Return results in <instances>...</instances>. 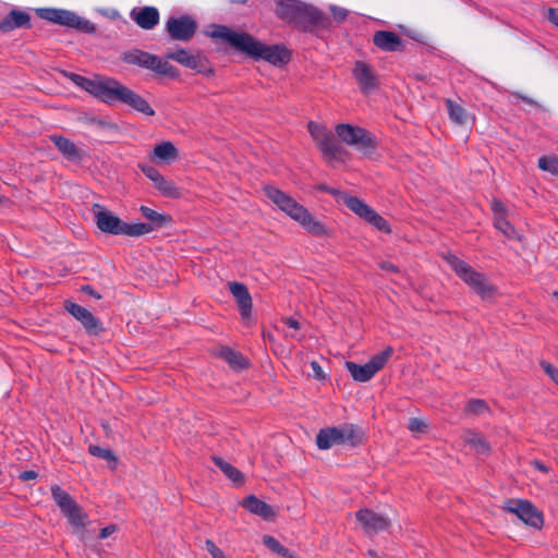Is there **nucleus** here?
<instances>
[{
    "label": "nucleus",
    "instance_id": "1",
    "mask_svg": "<svg viewBox=\"0 0 558 558\" xmlns=\"http://www.w3.org/2000/svg\"><path fill=\"white\" fill-rule=\"evenodd\" d=\"M207 35L228 43L254 60H264L275 66H282L291 60V51L284 45H266L247 33L235 32L225 25H213Z\"/></svg>",
    "mask_w": 558,
    "mask_h": 558
},
{
    "label": "nucleus",
    "instance_id": "2",
    "mask_svg": "<svg viewBox=\"0 0 558 558\" xmlns=\"http://www.w3.org/2000/svg\"><path fill=\"white\" fill-rule=\"evenodd\" d=\"M70 78L77 86L107 105L121 102L146 116H154L155 110L146 99L114 78L96 77L87 78L72 73Z\"/></svg>",
    "mask_w": 558,
    "mask_h": 558
},
{
    "label": "nucleus",
    "instance_id": "3",
    "mask_svg": "<svg viewBox=\"0 0 558 558\" xmlns=\"http://www.w3.org/2000/svg\"><path fill=\"white\" fill-rule=\"evenodd\" d=\"M275 12L280 20L303 32L330 25L329 19L320 11L300 0H279L276 2Z\"/></svg>",
    "mask_w": 558,
    "mask_h": 558
},
{
    "label": "nucleus",
    "instance_id": "4",
    "mask_svg": "<svg viewBox=\"0 0 558 558\" xmlns=\"http://www.w3.org/2000/svg\"><path fill=\"white\" fill-rule=\"evenodd\" d=\"M266 196L293 220L298 221L308 233L323 236L327 234L325 225L316 219L304 206L275 186L265 187Z\"/></svg>",
    "mask_w": 558,
    "mask_h": 558
},
{
    "label": "nucleus",
    "instance_id": "5",
    "mask_svg": "<svg viewBox=\"0 0 558 558\" xmlns=\"http://www.w3.org/2000/svg\"><path fill=\"white\" fill-rule=\"evenodd\" d=\"M96 225L99 230L113 235L141 236L153 231L146 222L128 223L99 204L93 206Z\"/></svg>",
    "mask_w": 558,
    "mask_h": 558
},
{
    "label": "nucleus",
    "instance_id": "6",
    "mask_svg": "<svg viewBox=\"0 0 558 558\" xmlns=\"http://www.w3.org/2000/svg\"><path fill=\"white\" fill-rule=\"evenodd\" d=\"M444 258L457 276L481 295L482 299L488 298L494 293V287L482 272L476 271L472 266L453 254H447Z\"/></svg>",
    "mask_w": 558,
    "mask_h": 558
},
{
    "label": "nucleus",
    "instance_id": "7",
    "mask_svg": "<svg viewBox=\"0 0 558 558\" xmlns=\"http://www.w3.org/2000/svg\"><path fill=\"white\" fill-rule=\"evenodd\" d=\"M336 134L344 144L355 147L365 156H371L377 148L376 137L363 128L341 123L336 126Z\"/></svg>",
    "mask_w": 558,
    "mask_h": 558
},
{
    "label": "nucleus",
    "instance_id": "8",
    "mask_svg": "<svg viewBox=\"0 0 558 558\" xmlns=\"http://www.w3.org/2000/svg\"><path fill=\"white\" fill-rule=\"evenodd\" d=\"M362 434L352 424L340 427L322 428L316 436V445L322 450H327L335 445L350 444L356 446L361 442Z\"/></svg>",
    "mask_w": 558,
    "mask_h": 558
},
{
    "label": "nucleus",
    "instance_id": "9",
    "mask_svg": "<svg viewBox=\"0 0 558 558\" xmlns=\"http://www.w3.org/2000/svg\"><path fill=\"white\" fill-rule=\"evenodd\" d=\"M121 59L129 64H135L141 68L149 69L158 74L172 78L179 75L178 70L168 61H162L157 56L142 51L140 49L125 51L121 56Z\"/></svg>",
    "mask_w": 558,
    "mask_h": 558
},
{
    "label": "nucleus",
    "instance_id": "10",
    "mask_svg": "<svg viewBox=\"0 0 558 558\" xmlns=\"http://www.w3.org/2000/svg\"><path fill=\"white\" fill-rule=\"evenodd\" d=\"M393 349L387 347L384 351L375 354L367 363L360 365L354 362H347L345 367L354 380L365 383L371 380L391 357Z\"/></svg>",
    "mask_w": 558,
    "mask_h": 558
},
{
    "label": "nucleus",
    "instance_id": "11",
    "mask_svg": "<svg viewBox=\"0 0 558 558\" xmlns=\"http://www.w3.org/2000/svg\"><path fill=\"white\" fill-rule=\"evenodd\" d=\"M342 202L349 209H351L359 217L369 222L377 230L385 233L391 232V229L387 220L383 218L380 215H378L372 207H369L359 197L344 194L342 196Z\"/></svg>",
    "mask_w": 558,
    "mask_h": 558
},
{
    "label": "nucleus",
    "instance_id": "12",
    "mask_svg": "<svg viewBox=\"0 0 558 558\" xmlns=\"http://www.w3.org/2000/svg\"><path fill=\"white\" fill-rule=\"evenodd\" d=\"M51 495L54 502L61 509L62 513L68 518L69 522L75 527H84L85 515L77 502L63 490L59 485L51 487Z\"/></svg>",
    "mask_w": 558,
    "mask_h": 558
},
{
    "label": "nucleus",
    "instance_id": "13",
    "mask_svg": "<svg viewBox=\"0 0 558 558\" xmlns=\"http://www.w3.org/2000/svg\"><path fill=\"white\" fill-rule=\"evenodd\" d=\"M504 509L515 514L523 523L535 529H542L544 524L543 514L527 500L508 499Z\"/></svg>",
    "mask_w": 558,
    "mask_h": 558
},
{
    "label": "nucleus",
    "instance_id": "14",
    "mask_svg": "<svg viewBox=\"0 0 558 558\" xmlns=\"http://www.w3.org/2000/svg\"><path fill=\"white\" fill-rule=\"evenodd\" d=\"M166 31L171 39L187 43L194 37L197 23L189 14L179 17L171 16L166 22Z\"/></svg>",
    "mask_w": 558,
    "mask_h": 558
},
{
    "label": "nucleus",
    "instance_id": "15",
    "mask_svg": "<svg viewBox=\"0 0 558 558\" xmlns=\"http://www.w3.org/2000/svg\"><path fill=\"white\" fill-rule=\"evenodd\" d=\"M167 59L173 60L187 69L194 70L197 73L209 75L214 72L209 66L208 60L204 56L199 53H190L183 48L168 52Z\"/></svg>",
    "mask_w": 558,
    "mask_h": 558
},
{
    "label": "nucleus",
    "instance_id": "16",
    "mask_svg": "<svg viewBox=\"0 0 558 558\" xmlns=\"http://www.w3.org/2000/svg\"><path fill=\"white\" fill-rule=\"evenodd\" d=\"M64 308L82 324L88 335L98 336L104 331L101 322L87 308L71 301L64 302Z\"/></svg>",
    "mask_w": 558,
    "mask_h": 558
},
{
    "label": "nucleus",
    "instance_id": "17",
    "mask_svg": "<svg viewBox=\"0 0 558 558\" xmlns=\"http://www.w3.org/2000/svg\"><path fill=\"white\" fill-rule=\"evenodd\" d=\"M228 288L235 299L242 320L247 322L252 316L253 301L247 287L244 283L230 281Z\"/></svg>",
    "mask_w": 558,
    "mask_h": 558
},
{
    "label": "nucleus",
    "instance_id": "18",
    "mask_svg": "<svg viewBox=\"0 0 558 558\" xmlns=\"http://www.w3.org/2000/svg\"><path fill=\"white\" fill-rule=\"evenodd\" d=\"M353 76L363 94L373 92L377 86V76L374 69L364 61H356L353 68Z\"/></svg>",
    "mask_w": 558,
    "mask_h": 558
},
{
    "label": "nucleus",
    "instance_id": "19",
    "mask_svg": "<svg viewBox=\"0 0 558 558\" xmlns=\"http://www.w3.org/2000/svg\"><path fill=\"white\" fill-rule=\"evenodd\" d=\"M355 517L367 534L385 531L390 525L387 518L377 514L369 509L359 510Z\"/></svg>",
    "mask_w": 558,
    "mask_h": 558
},
{
    "label": "nucleus",
    "instance_id": "20",
    "mask_svg": "<svg viewBox=\"0 0 558 558\" xmlns=\"http://www.w3.org/2000/svg\"><path fill=\"white\" fill-rule=\"evenodd\" d=\"M56 24L75 28L86 34H93L96 32V27L90 21L85 20L71 11L62 9L58 10Z\"/></svg>",
    "mask_w": 558,
    "mask_h": 558
},
{
    "label": "nucleus",
    "instance_id": "21",
    "mask_svg": "<svg viewBox=\"0 0 558 558\" xmlns=\"http://www.w3.org/2000/svg\"><path fill=\"white\" fill-rule=\"evenodd\" d=\"M373 43L378 49L383 51L393 52L404 50V43L402 38L398 34L390 31L375 32L373 36Z\"/></svg>",
    "mask_w": 558,
    "mask_h": 558
},
{
    "label": "nucleus",
    "instance_id": "22",
    "mask_svg": "<svg viewBox=\"0 0 558 558\" xmlns=\"http://www.w3.org/2000/svg\"><path fill=\"white\" fill-rule=\"evenodd\" d=\"M131 19L143 29H153L159 23V11L155 7L133 9Z\"/></svg>",
    "mask_w": 558,
    "mask_h": 558
},
{
    "label": "nucleus",
    "instance_id": "23",
    "mask_svg": "<svg viewBox=\"0 0 558 558\" xmlns=\"http://www.w3.org/2000/svg\"><path fill=\"white\" fill-rule=\"evenodd\" d=\"M241 505L251 513L256 514L266 521H271L276 517V512L272 507L254 495L245 497Z\"/></svg>",
    "mask_w": 558,
    "mask_h": 558
},
{
    "label": "nucleus",
    "instance_id": "24",
    "mask_svg": "<svg viewBox=\"0 0 558 558\" xmlns=\"http://www.w3.org/2000/svg\"><path fill=\"white\" fill-rule=\"evenodd\" d=\"M179 158V150L172 142L165 141L155 145L149 154V159L153 162L170 163Z\"/></svg>",
    "mask_w": 558,
    "mask_h": 558
},
{
    "label": "nucleus",
    "instance_id": "25",
    "mask_svg": "<svg viewBox=\"0 0 558 558\" xmlns=\"http://www.w3.org/2000/svg\"><path fill=\"white\" fill-rule=\"evenodd\" d=\"M316 146L328 161L342 160V157L345 154L344 148L337 142L331 132H329Z\"/></svg>",
    "mask_w": 558,
    "mask_h": 558
},
{
    "label": "nucleus",
    "instance_id": "26",
    "mask_svg": "<svg viewBox=\"0 0 558 558\" xmlns=\"http://www.w3.org/2000/svg\"><path fill=\"white\" fill-rule=\"evenodd\" d=\"M50 141L65 159L70 161H78L82 159L81 149L71 140L61 135H51Z\"/></svg>",
    "mask_w": 558,
    "mask_h": 558
},
{
    "label": "nucleus",
    "instance_id": "27",
    "mask_svg": "<svg viewBox=\"0 0 558 558\" xmlns=\"http://www.w3.org/2000/svg\"><path fill=\"white\" fill-rule=\"evenodd\" d=\"M31 16L28 13L19 10H12L1 22L0 31L10 32L15 28L26 27L31 28Z\"/></svg>",
    "mask_w": 558,
    "mask_h": 558
},
{
    "label": "nucleus",
    "instance_id": "28",
    "mask_svg": "<svg viewBox=\"0 0 558 558\" xmlns=\"http://www.w3.org/2000/svg\"><path fill=\"white\" fill-rule=\"evenodd\" d=\"M218 355L235 371H241L248 366V361L243 356V354L229 347H222Z\"/></svg>",
    "mask_w": 558,
    "mask_h": 558
},
{
    "label": "nucleus",
    "instance_id": "29",
    "mask_svg": "<svg viewBox=\"0 0 558 558\" xmlns=\"http://www.w3.org/2000/svg\"><path fill=\"white\" fill-rule=\"evenodd\" d=\"M211 460L215 463V465L218 466L222 471V473L234 484H243L244 475L240 470H238L235 466L225 461L220 457L213 456Z\"/></svg>",
    "mask_w": 558,
    "mask_h": 558
},
{
    "label": "nucleus",
    "instance_id": "30",
    "mask_svg": "<svg viewBox=\"0 0 558 558\" xmlns=\"http://www.w3.org/2000/svg\"><path fill=\"white\" fill-rule=\"evenodd\" d=\"M463 440L480 454H488L490 452V446L487 440L473 430L465 432Z\"/></svg>",
    "mask_w": 558,
    "mask_h": 558
},
{
    "label": "nucleus",
    "instance_id": "31",
    "mask_svg": "<svg viewBox=\"0 0 558 558\" xmlns=\"http://www.w3.org/2000/svg\"><path fill=\"white\" fill-rule=\"evenodd\" d=\"M445 104L449 113V118L452 122L460 125L466 122L468 113L461 105L451 99H446Z\"/></svg>",
    "mask_w": 558,
    "mask_h": 558
},
{
    "label": "nucleus",
    "instance_id": "32",
    "mask_svg": "<svg viewBox=\"0 0 558 558\" xmlns=\"http://www.w3.org/2000/svg\"><path fill=\"white\" fill-rule=\"evenodd\" d=\"M263 543L271 551L276 553L279 556H282L283 558H296V555L293 551L281 545V543L274 536L265 535L263 537Z\"/></svg>",
    "mask_w": 558,
    "mask_h": 558
},
{
    "label": "nucleus",
    "instance_id": "33",
    "mask_svg": "<svg viewBox=\"0 0 558 558\" xmlns=\"http://www.w3.org/2000/svg\"><path fill=\"white\" fill-rule=\"evenodd\" d=\"M155 187L165 197L178 198L180 191L172 181L167 180L162 174L156 180Z\"/></svg>",
    "mask_w": 558,
    "mask_h": 558
},
{
    "label": "nucleus",
    "instance_id": "34",
    "mask_svg": "<svg viewBox=\"0 0 558 558\" xmlns=\"http://www.w3.org/2000/svg\"><path fill=\"white\" fill-rule=\"evenodd\" d=\"M88 452L94 457L107 461L111 470H114L117 468L118 459L110 449H106L97 445H90L88 447Z\"/></svg>",
    "mask_w": 558,
    "mask_h": 558
},
{
    "label": "nucleus",
    "instance_id": "35",
    "mask_svg": "<svg viewBox=\"0 0 558 558\" xmlns=\"http://www.w3.org/2000/svg\"><path fill=\"white\" fill-rule=\"evenodd\" d=\"M140 210L142 215L149 221L146 225H150L153 230L155 228L162 227L169 220L168 216L161 215L149 207L141 206Z\"/></svg>",
    "mask_w": 558,
    "mask_h": 558
},
{
    "label": "nucleus",
    "instance_id": "36",
    "mask_svg": "<svg viewBox=\"0 0 558 558\" xmlns=\"http://www.w3.org/2000/svg\"><path fill=\"white\" fill-rule=\"evenodd\" d=\"M494 226L498 229L504 235L509 239L521 240V236L514 229V227L507 220L506 215L496 216L494 219Z\"/></svg>",
    "mask_w": 558,
    "mask_h": 558
},
{
    "label": "nucleus",
    "instance_id": "37",
    "mask_svg": "<svg viewBox=\"0 0 558 558\" xmlns=\"http://www.w3.org/2000/svg\"><path fill=\"white\" fill-rule=\"evenodd\" d=\"M537 166L541 170L549 172L558 178V156L548 155L538 158Z\"/></svg>",
    "mask_w": 558,
    "mask_h": 558
},
{
    "label": "nucleus",
    "instance_id": "38",
    "mask_svg": "<svg viewBox=\"0 0 558 558\" xmlns=\"http://www.w3.org/2000/svg\"><path fill=\"white\" fill-rule=\"evenodd\" d=\"M464 412L468 415L477 416L485 412H489V407L483 399H471L465 404Z\"/></svg>",
    "mask_w": 558,
    "mask_h": 558
},
{
    "label": "nucleus",
    "instance_id": "39",
    "mask_svg": "<svg viewBox=\"0 0 558 558\" xmlns=\"http://www.w3.org/2000/svg\"><path fill=\"white\" fill-rule=\"evenodd\" d=\"M307 129L316 145L329 133V131L318 123L311 121Z\"/></svg>",
    "mask_w": 558,
    "mask_h": 558
},
{
    "label": "nucleus",
    "instance_id": "40",
    "mask_svg": "<svg viewBox=\"0 0 558 558\" xmlns=\"http://www.w3.org/2000/svg\"><path fill=\"white\" fill-rule=\"evenodd\" d=\"M543 371L550 377V379L558 385V368L547 361L539 362Z\"/></svg>",
    "mask_w": 558,
    "mask_h": 558
},
{
    "label": "nucleus",
    "instance_id": "41",
    "mask_svg": "<svg viewBox=\"0 0 558 558\" xmlns=\"http://www.w3.org/2000/svg\"><path fill=\"white\" fill-rule=\"evenodd\" d=\"M408 428L411 432L425 433L427 430V424L421 418L412 417L409 421Z\"/></svg>",
    "mask_w": 558,
    "mask_h": 558
},
{
    "label": "nucleus",
    "instance_id": "42",
    "mask_svg": "<svg viewBox=\"0 0 558 558\" xmlns=\"http://www.w3.org/2000/svg\"><path fill=\"white\" fill-rule=\"evenodd\" d=\"M59 9L44 8L37 10V15L46 21L56 23Z\"/></svg>",
    "mask_w": 558,
    "mask_h": 558
},
{
    "label": "nucleus",
    "instance_id": "43",
    "mask_svg": "<svg viewBox=\"0 0 558 558\" xmlns=\"http://www.w3.org/2000/svg\"><path fill=\"white\" fill-rule=\"evenodd\" d=\"M140 169L149 180L154 182V184L156 183V180H158L161 175V173L153 166L140 165Z\"/></svg>",
    "mask_w": 558,
    "mask_h": 558
},
{
    "label": "nucleus",
    "instance_id": "44",
    "mask_svg": "<svg viewBox=\"0 0 558 558\" xmlns=\"http://www.w3.org/2000/svg\"><path fill=\"white\" fill-rule=\"evenodd\" d=\"M205 547L213 558H226L222 550L211 539L205 542Z\"/></svg>",
    "mask_w": 558,
    "mask_h": 558
},
{
    "label": "nucleus",
    "instance_id": "45",
    "mask_svg": "<svg viewBox=\"0 0 558 558\" xmlns=\"http://www.w3.org/2000/svg\"><path fill=\"white\" fill-rule=\"evenodd\" d=\"M330 10H331L333 19L338 23L343 22L347 19V16H348V10L344 9V8L331 5Z\"/></svg>",
    "mask_w": 558,
    "mask_h": 558
},
{
    "label": "nucleus",
    "instance_id": "46",
    "mask_svg": "<svg viewBox=\"0 0 558 558\" xmlns=\"http://www.w3.org/2000/svg\"><path fill=\"white\" fill-rule=\"evenodd\" d=\"M492 209L495 214V217L496 216H499V215H502L505 216L506 215V207L505 205L502 204V202L498 201V199H494L493 203H492Z\"/></svg>",
    "mask_w": 558,
    "mask_h": 558
},
{
    "label": "nucleus",
    "instance_id": "47",
    "mask_svg": "<svg viewBox=\"0 0 558 558\" xmlns=\"http://www.w3.org/2000/svg\"><path fill=\"white\" fill-rule=\"evenodd\" d=\"M117 531V525L114 524H110L108 526H105L100 530L99 532V538L100 539H105L107 538L108 536H110L111 534H113L114 532Z\"/></svg>",
    "mask_w": 558,
    "mask_h": 558
},
{
    "label": "nucleus",
    "instance_id": "48",
    "mask_svg": "<svg viewBox=\"0 0 558 558\" xmlns=\"http://www.w3.org/2000/svg\"><path fill=\"white\" fill-rule=\"evenodd\" d=\"M81 291L89 296H93L97 300H100L101 299V294L98 293L92 286L89 284H85V286H82L81 288Z\"/></svg>",
    "mask_w": 558,
    "mask_h": 558
},
{
    "label": "nucleus",
    "instance_id": "49",
    "mask_svg": "<svg viewBox=\"0 0 558 558\" xmlns=\"http://www.w3.org/2000/svg\"><path fill=\"white\" fill-rule=\"evenodd\" d=\"M547 19L550 23L558 27V9L549 8L547 11Z\"/></svg>",
    "mask_w": 558,
    "mask_h": 558
},
{
    "label": "nucleus",
    "instance_id": "50",
    "mask_svg": "<svg viewBox=\"0 0 558 558\" xmlns=\"http://www.w3.org/2000/svg\"><path fill=\"white\" fill-rule=\"evenodd\" d=\"M311 367L313 369L314 376L317 379H323L324 378V372H323V368H322V366L319 365L318 362L312 361L311 362Z\"/></svg>",
    "mask_w": 558,
    "mask_h": 558
},
{
    "label": "nucleus",
    "instance_id": "51",
    "mask_svg": "<svg viewBox=\"0 0 558 558\" xmlns=\"http://www.w3.org/2000/svg\"><path fill=\"white\" fill-rule=\"evenodd\" d=\"M316 190L320 191V192H326V193H330L332 195H341V197L345 194V193H341L340 191L336 190V189H331L329 187L328 185L326 184H319L316 186Z\"/></svg>",
    "mask_w": 558,
    "mask_h": 558
},
{
    "label": "nucleus",
    "instance_id": "52",
    "mask_svg": "<svg viewBox=\"0 0 558 558\" xmlns=\"http://www.w3.org/2000/svg\"><path fill=\"white\" fill-rule=\"evenodd\" d=\"M38 477V474L37 472L33 471V470H29V471H24L22 472L20 475H19V478L21 481H29V480H35Z\"/></svg>",
    "mask_w": 558,
    "mask_h": 558
},
{
    "label": "nucleus",
    "instance_id": "53",
    "mask_svg": "<svg viewBox=\"0 0 558 558\" xmlns=\"http://www.w3.org/2000/svg\"><path fill=\"white\" fill-rule=\"evenodd\" d=\"M283 323L289 326L290 328H293L295 330H299L300 329V323L292 318V317H287L283 319Z\"/></svg>",
    "mask_w": 558,
    "mask_h": 558
},
{
    "label": "nucleus",
    "instance_id": "54",
    "mask_svg": "<svg viewBox=\"0 0 558 558\" xmlns=\"http://www.w3.org/2000/svg\"><path fill=\"white\" fill-rule=\"evenodd\" d=\"M379 266L383 270H386V271H392V272L398 271L397 267L389 262H383V263H380Z\"/></svg>",
    "mask_w": 558,
    "mask_h": 558
},
{
    "label": "nucleus",
    "instance_id": "55",
    "mask_svg": "<svg viewBox=\"0 0 558 558\" xmlns=\"http://www.w3.org/2000/svg\"><path fill=\"white\" fill-rule=\"evenodd\" d=\"M533 466L542 472H547L548 468L541 461L535 460L533 461Z\"/></svg>",
    "mask_w": 558,
    "mask_h": 558
},
{
    "label": "nucleus",
    "instance_id": "56",
    "mask_svg": "<svg viewBox=\"0 0 558 558\" xmlns=\"http://www.w3.org/2000/svg\"><path fill=\"white\" fill-rule=\"evenodd\" d=\"M515 96H518L520 99H522L523 101H525L529 105H535V101L526 96H522L519 94H515Z\"/></svg>",
    "mask_w": 558,
    "mask_h": 558
},
{
    "label": "nucleus",
    "instance_id": "57",
    "mask_svg": "<svg viewBox=\"0 0 558 558\" xmlns=\"http://www.w3.org/2000/svg\"><path fill=\"white\" fill-rule=\"evenodd\" d=\"M229 3H241V4H244L246 3L248 0H227Z\"/></svg>",
    "mask_w": 558,
    "mask_h": 558
},
{
    "label": "nucleus",
    "instance_id": "58",
    "mask_svg": "<svg viewBox=\"0 0 558 558\" xmlns=\"http://www.w3.org/2000/svg\"><path fill=\"white\" fill-rule=\"evenodd\" d=\"M368 555H369L372 558H376V557H378V555L376 554V551H375V550H372V549H371V550H368Z\"/></svg>",
    "mask_w": 558,
    "mask_h": 558
},
{
    "label": "nucleus",
    "instance_id": "59",
    "mask_svg": "<svg viewBox=\"0 0 558 558\" xmlns=\"http://www.w3.org/2000/svg\"><path fill=\"white\" fill-rule=\"evenodd\" d=\"M553 296H554V298L557 300V302H558V291H554V292H553Z\"/></svg>",
    "mask_w": 558,
    "mask_h": 558
},
{
    "label": "nucleus",
    "instance_id": "60",
    "mask_svg": "<svg viewBox=\"0 0 558 558\" xmlns=\"http://www.w3.org/2000/svg\"><path fill=\"white\" fill-rule=\"evenodd\" d=\"M376 558H380V557H376Z\"/></svg>",
    "mask_w": 558,
    "mask_h": 558
}]
</instances>
